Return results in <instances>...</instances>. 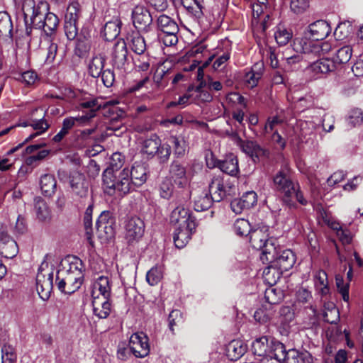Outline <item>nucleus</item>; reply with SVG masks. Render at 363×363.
<instances>
[{
    "label": "nucleus",
    "mask_w": 363,
    "mask_h": 363,
    "mask_svg": "<svg viewBox=\"0 0 363 363\" xmlns=\"http://www.w3.org/2000/svg\"><path fill=\"white\" fill-rule=\"evenodd\" d=\"M83 268L82 260L77 257L62 261L56 274L55 283L58 289L67 294L77 291L84 281Z\"/></svg>",
    "instance_id": "nucleus-1"
},
{
    "label": "nucleus",
    "mask_w": 363,
    "mask_h": 363,
    "mask_svg": "<svg viewBox=\"0 0 363 363\" xmlns=\"http://www.w3.org/2000/svg\"><path fill=\"white\" fill-rule=\"evenodd\" d=\"M274 184L277 190L282 195L283 203L290 209L296 208V201L301 205L307 203L299 184L291 179L289 169L287 167L281 168L276 174L274 177Z\"/></svg>",
    "instance_id": "nucleus-2"
},
{
    "label": "nucleus",
    "mask_w": 363,
    "mask_h": 363,
    "mask_svg": "<svg viewBox=\"0 0 363 363\" xmlns=\"http://www.w3.org/2000/svg\"><path fill=\"white\" fill-rule=\"evenodd\" d=\"M79 106L82 109H89V111L79 117H69L65 118L61 130L52 138L55 143L61 142L73 128L76 122L86 123L89 121L91 118L95 117L96 112L104 106L99 102V99L92 98L89 100L82 101L79 104Z\"/></svg>",
    "instance_id": "nucleus-3"
},
{
    "label": "nucleus",
    "mask_w": 363,
    "mask_h": 363,
    "mask_svg": "<svg viewBox=\"0 0 363 363\" xmlns=\"http://www.w3.org/2000/svg\"><path fill=\"white\" fill-rule=\"evenodd\" d=\"M260 259L264 263L272 264L284 272L289 270L296 262V256L291 250H280L275 245H268Z\"/></svg>",
    "instance_id": "nucleus-4"
},
{
    "label": "nucleus",
    "mask_w": 363,
    "mask_h": 363,
    "mask_svg": "<svg viewBox=\"0 0 363 363\" xmlns=\"http://www.w3.org/2000/svg\"><path fill=\"white\" fill-rule=\"evenodd\" d=\"M115 218L109 211H104L96 223V233L101 242H108L114 237L116 230Z\"/></svg>",
    "instance_id": "nucleus-5"
},
{
    "label": "nucleus",
    "mask_w": 363,
    "mask_h": 363,
    "mask_svg": "<svg viewBox=\"0 0 363 363\" xmlns=\"http://www.w3.org/2000/svg\"><path fill=\"white\" fill-rule=\"evenodd\" d=\"M134 27L138 32L147 33L151 30L152 17L149 10L143 6H135L132 11Z\"/></svg>",
    "instance_id": "nucleus-6"
},
{
    "label": "nucleus",
    "mask_w": 363,
    "mask_h": 363,
    "mask_svg": "<svg viewBox=\"0 0 363 363\" xmlns=\"http://www.w3.org/2000/svg\"><path fill=\"white\" fill-rule=\"evenodd\" d=\"M208 191L215 202H220L230 195L231 186L224 184L222 175H214L209 183Z\"/></svg>",
    "instance_id": "nucleus-7"
},
{
    "label": "nucleus",
    "mask_w": 363,
    "mask_h": 363,
    "mask_svg": "<svg viewBox=\"0 0 363 363\" xmlns=\"http://www.w3.org/2000/svg\"><path fill=\"white\" fill-rule=\"evenodd\" d=\"M53 288V273L44 272L40 267L36 277V289L43 300H48Z\"/></svg>",
    "instance_id": "nucleus-8"
},
{
    "label": "nucleus",
    "mask_w": 363,
    "mask_h": 363,
    "mask_svg": "<svg viewBox=\"0 0 363 363\" xmlns=\"http://www.w3.org/2000/svg\"><path fill=\"white\" fill-rule=\"evenodd\" d=\"M129 347L136 357L143 358L147 356L150 352L147 336L143 333L132 335L130 338Z\"/></svg>",
    "instance_id": "nucleus-9"
},
{
    "label": "nucleus",
    "mask_w": 363,
    "mask_h": 363,
    "mask_svg": "<svg viewBox=\"0 0 363 363\" xmlns=\"http://www.w3.org/2000/svg\"><path fill=\"white\" fill-rule=\"evenodd\" d=\"M330 32L331 28L329 23L325 21L319 20L308 26L307 32L304 33V38H308L313 42L319 41L328 37Z\"/></svg>",
    "instance_id": "nucleus-10"
},
{
    "label": "nucleus",
    "mask_w": 363,
    "mask_h": 363,
    "mask_svg": "<svg viewBox=\"0 0 363 363\" xmlns=\"http://www.w3.org/2000/svg\"><path fill=\"white\" fill-rule=\"evenodd\" d=\"M128 51L125 42L123 39L118 40L111 51L112 65L117 69H125L128 63Z\"/></svg>",
    "instance_id": "nucleus-11"
},
{
    "label": "nucleus",
    "mask_w": 363,
    "mask_h": 363,
    "mask_svg": "<svg viewBox=\"0 0 363 363\" xmlns=\"http://www.w3.org/2000/svg\"><path fill=\"white\" fill-rule=\"evenodd\" d=\"M45 112L42 108H35L30 113L28 121L22 123V126H31L39 135L47 130L50 125L44 119Z\"/></svg>",
    "instance_id": "nucleus-12"
},
{
    "label": "nucleus",
    "mask_w": 363,
    "mask_h": 363,
    "mask_svg": "<svg viewBox=\"0 0 363 363\" xmlns=\"http://www.w3.org/2000/svg\"><path fill=\"white\" fill-rule=\"evenodd\" d=\"M268 238V230L265 227L252 230L249 235V240L252 247L256 250H262V255L264 254L266 249L268 248V245H274Z\"/></svg>",
    "instance_id": "nucleus-13"
},
{
    "label": "nucleus",
    "mask_w": 363,
    "mask_h": 363,
    "mask_svg": "<svg viewBox=\"0 0 363 363\" xmlns=\"http://www.w3.org/2000/svg\"><path fill=\"white\" fill-rule=\"evenodd\" d=\"M125 238L133 242L142 238L145 230L144 222L138 217L129 218L125 223Z\"/></svg>",
    "instance_id": "nucleus-14"
},
{
    "label": "nucleus",
    "mask_w": 363,
    "mask_h": 363,
    "mask_svg": "<svg viewBox=\"0 0 363 363\" xmlns=\"http://www.w3.org/2000/svg\"><path fill=\"white\" fill-rule=\"evenodd\" d=\"M48 10L49 4L46 1H40L35 4L33 0H25L23 4L25 24L28 25V17L46 15Z\"/></svg>",
    "instance_id": "nucleus-15"
},
{
    "label": "nucleus",
    "mask_w": 363,
    "mask_h": 363,
    "mask_svg": "<svg viewBox=\"0 0 363 363\" xmlns=\"http://www.w3.org/2000/svg\"><path fill=\"white\" fill-rule=\"evenodd\" d=\"M239 147L255 163L260 162L263 157L269 156L268 150L262 147L256 141L243 140Z\"/></svg>",
    "instance_id": "nucleus-16"
},
{
    "label": "nucleus",
    "mask_w": 363,
    "mask_h": 363,
    "mask_svg": "<svg viewBox=\"0 0 363 363\" xmlns=\"http://www.w3.org/2000/svg\"><path fill=\"white\" fill-rule=\"evenodd\" d=\"M69 184L72 192L77 196L83 198L88 195L89 184L83 174L78 171H73L69 174Z\"/></svg>",
    "instance_id": "nucleus-17"
},
{
    "label": "nucleus",
    "mask_w": 363,
    "mask_h": 363,
    "mask_svg": "<svg viewBox=\"0 0 363 363\" xmlns=\"http://www.w3.org/2000/svg\"><path fill=\"white\" fill-rule=\"evenodd\" d=\"M257 201V194L253 191L244 193L240 199H234L230 203V206L235 213H241L245 209L253 207Z\"/></svg>",
    "instance_id": "nucleus-18"
},
{
    "label": "nucleus",
    "mask_w": 363,
    "mask_h": 363,
    "mask_svg": "<svg viewBox=\"0 0 363 363\" xmlns=\"http://www.w3.org/2000/svg\"><path fill=\"white\" fill-rule=\"evenodd\" d=\"M169 174L174 184L184 188L188 184L186 167L177 160H174L169 167Z\"/></svg>",
    "instance_id": "nucleus-19"
},
{
    "label": "nucleus",
    "mask_w": 363,
    "mask_h": 363,
    "mask_svg": "<svg viewBox=\"0 0 363 363\" xmlns=\"http://www.w3.org/2000/svg\"><path fill=\"white\" fill-rule=\"evenodd\" d=\"M298 43L300 50L305 55H318L320 52L326 53L331 49L330 45L327 43H318L306 38L298 40Z\"/></svg>",
    "instance_id": "nucleus-20"
},
{
    "label": "nucleus",
    "mask_w": 363,
    "mask_h": 363,
    "mask_svg": "<svg viewBox=\"0 0 363 363\" xmlns=\"http://www.w3.org/2000/svg\"><path fill=\"white\" fill-rule=\"evenodd\" d=\"M91 298L94 314L99 318H106L111 311L110 297L99 296Z\"/></svg>",
    "instance_id": "nucleus-21"
},
{
    "label": "nucleus",
    "mask_w": 363,
    "mask_h": 363,
    "mask_svg": "<svg viewBox=\"0 0 363 363\" xmlns=\"http://www.w3.org/2000/svg\"><path fill=\"white\" fill-rule=\"evenodd\" d=\"M116 191L123 195L135 190V186L132 183V179L128 173V169L125 168L119 172L116 179Z\"/></svg>",
    "instance_id": "nucleus-22"
},
{
    "label": "nucleus",
    "mask_w": 363,
    "mask_h": 363,
    "mask_svg": "<svg viewBox=\"0 0 363 363\" xmlns=\"http://www.w3.org/2000/svg\"><path fill=\"white\" fill-rule=\"evenodd\" d=\"M128 173L136 187L143 185L147 180V167L144 163L135 162L131 169H128Z\"/></svg>",
    "instance_id": "nucleus-23"
},
{
    "label": "nucleus",
    "mask_w": 363,
    "mask_h": 363,
    "mask_svg": "<svg viewBox=\"0 0 363 363\" xmlns=\"http://www.w3.org/2000/svg\"><path fill=\"white\" fill-rule=\"evenodd\" d=\"M226 355L231 361L239 359L247 351V345L240 340H233L226 346Z\"/></svg>",
    "instance_id": "nucleus-24"
},
{
    "label": "nucleus",
    "mask_w": 363,
    "mask_h": 363,
    "mask_svg": "<svg viewBox=\"0 0 363 363\" xmlns=\"http://www.w3.org/2000/svg\"><path fill=\"white\" fill-rule=\"evenodd\" d=\"M216 166L223 172L230 175H236L239 172L238 160L233 154L228 155L223 160H217Z\"/></svg>",
    "instance_id": "nucleus-25"
},
{
    "label": "nucleus",
    "mask_w": 363,
    "mask_h": 363,
    "mask_svg": "<svg viewBox=\"0 0 363 363\" xmlns=\"http://www.w3.org/2000/svg\"><path fill=\"white\" fill-rule=\"evenodd\" d=\"M111 296V286L108 278L104 276L99 277L93 285L91 297Z\"/></svg>",
    "instance_id": "nucleus-26"
},
{
    "label": "nucleus",
    "mask_w": 363,
    "mask_h": 363,
    "mask_svg": "<svg viewBox=\"0 0 363 363\" xmlns=\"http://www.w3.org/2000/svg\"><path fill=\"white\" fill-rule=\"evenodd\" d=\"M116 172L106 168L103 173V189L104 192L110 196L115 194L116 191Z\"/></svg>",
    "instance_id": "nucleus-27"
},
{
    "label": "nucleus",
    "mask_w": 363,
    "mask_h": 363,
    "mask_svg": "<svg viewBox=\"0 0 363 363\" xmlns=\"http://www.w3.org/2000/svg\"><path fill=\"white\" fill-rule=\"evenodd\" d=\"M95 131L96 128H88L77 131L74 135L75 139L73 143V145L78 149H82L90 145L93 140L91 135Z\"/></svg>",
    "instance_id": "nucleus-28"
},
{
    "label": "nucleus",
    "mask_w": 363,
    "mask_h": 363,
    "mask_svg": "<svg viewBox=\"0 0 363 363\" xmlns=\"http://www.w3.org/2000/svg\"><path fill=\"white\" fill-rule=\"evenodd\" d=\"M157 28L162 33H178L179 30L177 23L169 16L162 14L157 19Z\"/></svg>",
    "instance_id": "nucleus-29"
},
{
    "label": "nucleus",
    "mask_w": 363,
    "mask_h": 363,
    "mask_svg": "<svg viewBox=\"0 0 363 363\" xmlns=\"http://www.w3.org/2000/svg\"><path fill=\"white\" fill-rule=\"evenodd\" d=\"M40 189L45 196H52L57 189V181L54 175L45 174L43 175L40 180Z\"/></svg>",
    "instance_id": "nucleus-30"
},
{
    "label": "nucleus",
    "mask_w": 363,
    "mask_h": 363,
    "mask_svg": "<svg viewBox=\"0 0 363 363\" xmlns=\"http://www.w3.org/2000/svg\"><path fill=\"white\" fill-rule=\"evenodd\" d=\"M286 363H313V357L307 352H299L295 349L288 350L284 360Z\"/></svg>",
    "instance_id": "nucleus-31"
},
{
    "label": "nucleus",
    "mask_w": 363,
    "mask_h": 363,
    "mask_svg": "<svg viewBox=\"0 0 363 363\" xmlns=\"http://www.w3.org/2000/svg\"><path fill=\"white\" fill-rule=\"evenodd\" d=\"M65 52L62 48H59L55 40L50 39L49 40V45L47 48V56L45 63L50 65L55 62V60L59 62L62 60L64 57Z\"/></svg>",
    "instance_id": "nucleus-32"
},
{
    "label": "nucleus",
    "mask_w": 363,
    "mask_h": 363,
    "mask_svg": "<svg viewBox=\"0 0 363 363\" xmlns=\"http://www.w3.org/2000/svg\"><path fill=\"white\" fill-rule=\"evenodd\" d=\"M106 62V58L102 55H96L94 56L89 64V73L94 78L101 76V72L104 71V67Z\"/></svg>",
    "instance_id": "nucleus-33"
},
{
    "label": "nucleus",
    "mask_w": 363,
    "mask_h": 363,
    "mask_svg": "<svg viewBox=\"0 0 363 363\" xmlns=\"http://www.w3.org/2000/svg\"><path fill=\"white\" fill-rule=\"evenodd\" d=\"M161 140L156 134H152L149 138L143 140L142 151L147 155L154 156L158 151Z\"/></svg>",
    "instance_id": "nucleus-34"
},
{
    "label": "nucleus",
    "mask_w": 363,
    "mask_h": 363,
    "mask_svg": "<svg viewBox=\"0 0 363 363\" xmlns=\"http://www.w3.org/2000/svg\"><path fill=\"white\" fill-rule=\"evenodd\" d=\"M91 49V40L90 35H84V33L80 34L77 39L76 47L74 49L75 54L79 57H84L89 52Z\"/></svg>",
    "instance_id": "nucleus-35"
},
{
    "label": "nucleus",
    "mask_w": 363,
    "mask_h": 363,
    "mask_svg": "<svg viewBox=\"0 0 363 363\" xmlns=\"http://www.w3.org/2000/svg\"><path fill=\"white\" fill-rule=\"evenodd\" d=\"M311 69L316 73H328L336 69L333 60L323 58L311 64Z\"/></svg>",
    "instance_id": "nucleus-36"
},
{
    "label": "nucleus",
    "mask_w": 363,
    "mask_h": 363,
    "mask_svg": "<svg viewBox=\"0 0 363 363\" xmlns=\"http://www.w3.org/2000/svg\"><path fill=\"white\" fill-rule=\"evenodd\" d=\"M269 340L267 336L256 339L252 345V351L255 355L261 358L267 357V352L269 348Z\"/></svg>",
    "instance_id": "nucleus-37"
},
{
    "label": "nucleus",
    "mask_w": 363,
    "mask_h": 363,
    "mask_svg": "<svg viewBox=\"0 0 363 363\" xmlns=\"http://www.w3.org/2000/svg\"><path fill=\"white\" fill-rule=\"evenodd\" d=\"M194 231L186 229H174V242L177 248H183L191 240V235Z\"/></svg>",
    "instance_id": "nucleus-38"
},
{
    "label": "nucleus",
    "mask_w": 363,
    "mask_h": 363,
    "mask_svg": "<svg viewBox=\"0 0 363 363\" xmlns=\"http://www.w3.org/2000/svg\"><path fill=\"white\" fill-rule=\"evenodd\" d=\"M213 201V198L207 192L203 191L201 195L194 198V210L196 211L208 210Z\"/></svg>",
    "instance_id": "nucleus-39"
},
{
    "label": "nucleus",
    "mask_w": 363,
    "mask_h": 363,
    "mask_svg": "<svg viewBox=\"0 0 363 363\" xmlns=\"http://www.w3.org/2000/svg\"><path fill=\"white\" fill-rule=\"evenodd\" d=\"M34 208L37 217L40 220L46 221L50 219V211L43 199L41 198L35 199Z\"/></svg>",
    "instance_id": "nucleus-40"
},
{
    "label": "nucleus",
    "mask_w": 363,
    "mask_h": 363,
    "mask_svg": "<svg viewBox=\"0 0 363 363\" xmlns=\"http://www.w3.org/2000/svg\"><path fill=\"white\" fill-rule=\"evenodd\" d=\"M270 352L274 355L273 358L279 361H284L288 351L286 350L285 345L279 340L272 339L270 342Z\"/></svg>",
    "instance_id": "nucleus-41"
},
{
    "label": "nucleus",
    "mask_w": 363,
    "mask_h": 363,
    "mask_svg": "<svg viewBox=\"0 0 363 363\" xmlns=\"http://www.w3.org/2000/svg\"><path fill=\"white\" fill-rule=\"evenodd\" d=\"M13 23L11 16L6 11H0V35L11 37Z\"/></svg>",
    "instance_id": "nucleus-42"
},
{
    "label": "nucleus",
    "mask_w": 363,
    "mask_h": 363,
    "mask_svg": "<svg viewBox=\"0 0 363 363\" xmlns=\"http://www.w3.org/2000/svg\"><path fill=\"white\" fill-rule=\"evenodd\" d=\"M182 6L187 11L196 18H201L203 15L204 0L197 3L195 0H181Z\"/></svg>",
    "instance_id": "nucleus-43"
},
{
    "label": "nucleus",
    "mask_w": 363,
    "mask_h": 363,
    "mask_svg": "<svg viewBox=\"0 0 363 363\" xmlns=\"http://www.w3.org/2000/svg\"><path fill=\"white\" fill-rule=\"evenodd\" d=\"M140 32L133 33L130 39L131 50L137 55H142L146 50V43L144 38L140 34Z\"/></svg>",
    "instance_id": "nucleus-44"
},
{
    "label": "nucleus",
    "mask_w": 363,
    "mask_h": 363,
    "mask_svg": "<svg viewBox=\"0 0 363 363\" xmlns=\"http://www.w3.org/2000/svg\"><path fill=\"white\" fill-rule=\"evenodd\" d=\"M59 19L57 16L53 13L48 12L44 20V25L42 29H43L47 36L51 37L57 29Z\"/></svg>",
    "instance_id": "nucleus-45"
},
{
    "label": "nucleus",
    "mask_w": 363,
    "mask_h": 363,
    "mask_svg": "<svg viewBox=\"0 0 363 363\" xmlns=\"http://www.w3.org/2000/svg\"><path fill=\"white\" fill-rule=\"evenodd\" d=\"M120 22L118 21L107 22L104 28V36L106 40L111 41L120 34Z\"/></svg>",
    "instance_id": "nucleus-46"
},
{
    "label": "nucleus",
    "mask_w": 363,
    "mask_h": 363,
    "mask_svg": "<svg viewBox=\"0 0 363 363\" xmlns=\"http://www.w3.org/2000/svg\"><path fill=\"white\" fill-rule=\"evenodd\" d=\"M284 298L283 291L280 289L269 287L265 290L264 298L269 305L279 303Z\"/></svg>",
    "instance_id": "nucleus-47"
},
{
    "label": "nucleus",
    "mask_w": 363,
    "mask_h": 363,
    "mask_svg": "<svg viewBox=\"0 0 363 363\" xmlns=\"http://www.w3.org/2000/svg\"><path fill=\"white\" fill-rule=\"evenodd\" d=\"M18 251L17 243L13 239L0 244V252L6 258L11 259L17 255Z\"/></svg>",
    "instance_id": "nucleus-48"
},
{
    "label": "nucleus",
    "mask_w": 363,
    "mask_h": 363,
    "mask_svg": "<svg viewBox=\"0 0 363 363\" xmlns=\"http://www.w3.org/2000/svg\"><path fill=\"white\" fill-rule=\"evenodd\" d=\"M284 271L278 269L277 267H273L269 264L263 272V276L266 281L272 285L276 284L277 281L281 278Z\"/></svg>",
    "instance_id": "nucleus-49"
},
{
    "label": "nucleus",
    "mask_w": 363,
    "mask_h": 363,
    "mask_svg": "<svg viewBox=\"0 0 363 363\" xmlns=\"http://www.w3.org/2000/svg\"><path fill=\"white\" fill-rule=\"evenodd\" d=\"M352 54V49L350 45L343 46L336 52L333 59L335 65L345 64L350 61Z\"/></svg>",
    "instance_id": "nucleus-50"
},
{
    "label": "nucleus",
    "mask_w": 363,
    "mask_h": 363,
    "mask_svg": "<svg viewBox=\"0 0 363 363\" xmlns=\"http://www.w3.org/2000/svg\"><path fill=\"white\" fill-rule=\"evenodd\" d=\"M80 13L79 4L77 1L71 3L67 9L65 22L77 23Z\"/></svg>",
    "instance_id": "nucleus-51"
},
{
    "label": "nucleus",
    "mask_w": 363,
    "mask_h": 363,
    "mask_svg": "<svg viewBox=\"0 0 363 363\" xmlns=\"http://www.w3.org/2000/svg\"><path fill=\"white\" fill-rule=\"evenodd\" d=\"M352 26L350 22L340 23L334 31V36L338 40H342L347 38L352 33Z\"/></svg>",
    "instance_id": "nucleus-52"
},
{
    "label": "nucleus",
    "mask_w": 363,
    "mask_h": 363,
    "mask_svg": "<svg viewBox=\"0 0 363 363\" xmlns=\"http://www.w3.org/2000/svg\"><path fill=\"white\" fill-rule=\"evenodd\" d=\"M17 355L14 347L9 344H4L1 347L2 363H16Z\"/></svg>",
    "instance_id": "nucleus-53"
},
{
    "label": "nucleus",
    "mask_w": 363,
    "mask_h": 363,
    "mask_svg": "<svg viewBox=\"0 0 363 363\" xmlns=\"http://www.w3.org/2000/svg\"><path fill=\"white\" fill-rule=\"evenodd\" d=\"M92 206L89 205L86 209L84 217V225L85 228L86 239L88 240L91 245H94L92 240V222H91V214H92Z\"/></svg>",
    "instance_id": "nucleus-54"
},
{
    "label": "nucleus",
    "mask_w": 363,
    "mask_h": 363,
    "mask_svg": "<svg viewBox=\"0 0 363 363\" xmlns=\"http://www.w3.org/2000/svg\"><path fill=\"white\" fill-rule=\"evenodd\" d=\"M233 228L235 233L240 236H249L252 230L248 220L243 218L237 219L233 225Z\"/></svg>",
    "instance_id": "nucleus-55"
},
{
    "label": "nucleus",
    "mask_w": 363,
    "mask_h": 363,
    "mask_svg": "<svg viewBox=\"0 0 363 363\" xmlns=\"http://www.w3.org/2000/svg\"><path fill=\"white\" fill-rule=\"evenodd\" d=\"M324 320L330 324L336 323L339 320V311L337 308L333 303H328V307L323 313Z\"/></svg>",
    "instance_id": "nucleus-56"
},
{
    "label": "nucleus",
    "mask_w": 363,
    "mask_h": 363,
    "mask_svg": "<svg viewBox=\"0 0 363 363\" xmlns=\"http://www.w3.org/2000/svg\"><path fill=\"white\" fill-rule=\"evenodd\" d=\"M169 142L172 145L174 155L177 157H182L186 151V142L183 139L173 135L170 136Z\"/></svg>",
    "instance_id": "nucleus-57"
},
{
    "label": "nucleus",
    "mask_w": 363,
    "mask_h": 363,
    "mask_svg": "<svg viewBox=\"0 0 363 363\" xmlns=\"http://www.w3.org/2000/svg\"><path fill=\"white\" fill-rule=\"evenodd\" d=\"M174 229H186L191 231H195L197 226L196 220L192 215L180 220L178 223L173 224Z\"/></svg>",
    "instance_id": "nucleus-58"
},
{
    "label": "nucleus",
    "mask_w": 363,
    "mask_h": 363,
    "mask_svg": "<svg viewBox=\"0 0 363 363\" xmlns=\"http://www.w3.org/2000/svg\"><path fill=\"white\" fill-rule=\"evenodd\" d=\"M191 215H192V213L188 208H185L183 206H178L174 208L171 213V223L172 225L178 223L180 220L184 219Z\"/></svg>",
    "instance_id": "nucleus-59"
},
{
    "label": "nucleus",
    "mask_w": 363,
    "mask_h": 363,
    "mask_svg": "<svg viewBox=\"0 0 363 363\" xmlns=\"http://www.w3.org/2000/svg\"><path fill=\"white\" fill-rule=\"evenodd\" d=\"M315 285L320 286V293L322 295H325L328 293L329 289L328 287V277L324 271H319L315 275Z\"/></svg>",
    "instance_id": "nucleus-60"
},
{
    "label": "nucleus",
    "mask_w": 363,
    "mask_h": 363,
    "mask_svg": "<svg viewBox=\"0 0 363 363\" xmlns=\"http://www.w3.org/2000/svg\"><path fill=\"white\" fill-rule=\"evenodd\" d=\"M308 7L309 0H291V10L296 14L303 13Z\"/></svg>",
    "instance_id": "nucleus-61"
},
{
    "label": "nucleus",
    "mask_w": 363,
    "mask_h": 363,
    "mask_svg": "<svg viewBox=\"0 0 363 363\" xmlns=\"http://www.w3.org/2000/svg\"><path fill=\"white\" fill-rule=\"evenodd\" d=\"M169 70H164V69H157L154 74L153 80L155 83L160 86H165L167 81Z\"/></svg>",
    "instance_id": "nucleus-62"
},
{
    "label": "nucleus",
    "mask_w": 363,
    "mask_h": 363,
    "mask_svg": "<svg viewBox=\"0 0 363 363\" xmlns=\"http://www.w3.org/2000/svg\"><path fill=\"white\" fill-rule=\"evenodd\" d=\"M124 157L120 152H115L111 157L110 164L107 167L115 172H117L123 165Z\"/></svg>",
    "instance_id": "nucleus-63"
},
{
    "label": "nucleus",
    "mask_w": 363,
    "mask_h": 363,
    "mask_svg": "<svg viewBox=\"0 0 363 363\" xmlns=\"http://www.w3.org/2000/svg\"><path fill=\"white\" fill-rule=\"evenodd\" d=\"M162 278V274L160 268L152 267L146 275V280L151 286L156 285Z\"/></svg>",
    "instance_id": "nucleus-64"
}]
</instances>
